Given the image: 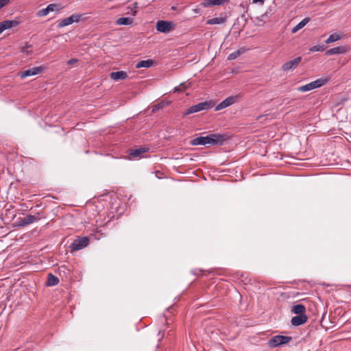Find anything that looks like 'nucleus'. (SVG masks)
<instances>
[{"label":"nucleus","mask_w":351,"mask_h":351,"mask_svg":"<svg viewBox=\"0 0 351 351\" xmlns=\"http://www.w3.org/2000/svg\"><path fill=\"white\" fill-rule=\"evenodd\" d=\"M291 337L283 335H276L268 341V346L270 348H276L279 346L285 345L291 341Z\"/></svg>","instance_id":"nucleus-1"},{"label":"nucleus","mask_w":351,"mask_h":351,"mask_svg":"<svg viewBox=\"0 0 351 351\" xmlns=\"http://www.w3.org/2000/svg\"><path fill=\"white\" fill-rule=\"evenodd\" d=\"M213 106L211 102L204 101L199 103L196 105H193L189 108L187 110L184 112V115H187L189 114H192L194 112H197L202 111L203 110H208Z\"/></svg>","instance_id":"nucleus-2"},{"label":"nucleus","mask_w":351,"mask_h":351,"mask_svg":"<svg viewBox=\"0 0 351 351\" xmlns=\"http://www.w3.org/2000/svg\"><path fill=\"white\" fill-rule=\"evenodd\" d=\"M89 243V239L87 237H79L75 239L71 244V251H78L86 247Z\"/></svg>","instance_id":"nucleus-3"},{"label":"nucleus","mask_w":351,"mask_h":351,"mask_svg":"<svg viewBox=\"0 0 351 351\" xmlns=\"http://www.w3.org/2000/svg\"><path fill=\"white\" fill-rule=\"evenodd\" d=\"M326 82L325 80L318 79L313 82H311L306 85L302 86L298 88V90L300 92H306L311 90H313L317 88H319L324 84Z\"/></svg>","instance_id":"nucleus-4"},{"label":"nucleus","mask_w":351,"mask_h":351,"mask_svg":"<svg viewBox=\"0 0 351 351\" xmlns=\"http://www.w3.org/2000/svg\"><path fill=\"white\" fill-rule=\"evenodd\" d=\"M173 23L166 21H158L156 25V30L161 33H169L173 29Z\"/></svg>","instance_id":"nucleus-5"},{"label":"nucleus","mask_w":351,"mask_h":351,"mask_svg":"<svg viewBox=\"0 0 351 351\" xmlns=\"http://www.w3.org/2000/svg\"><path fill=\"white\" fill-rule=\"evenodd\" d=\"M45 67L43 66L32 67L24 71L20 72L19 75L22 79H23L29 76L40 74L43 73Z\"/></svg>","instance_id":"nucleus-6"},{"label":"nucleus","mask_w":351,"mask_h":351,"mask_svg":"<svg viewBox=\"0 0 351 351\" xmlns=\"http://www.w3.org/2000/svg\"><path fill=\"white\" fill-rule=\"evenodd\" d=\"M237 96H230L227 97L215 107V110L219 111L230 106V105L234 104L237 101Z\"/></svg>","instance_id":"nucleus-7"},{"label":"nucleus","mask_w":351,"mask_h":351,"mask_svg":"<svg viewBox=\"0 0 351 351\" xmlns=\"http://www.w3.org/2000/svg\"><path fill=\"white\" fill-rule=\"evenodd\" d=\"M302 58L301 57H297L294 58L293 60H291L286 63H285L282 65V69L285 71H289L293 68H295L299 63L301 62Z\"/></svg>","instance_id":"nucleus-8"},{"label":"nucleus","mask_w":351,"mask_h":351,"mask_svg":"<svg viewBox=\"0 0 351 351\" xmlns=\"http://www.w3.org/2000/svg\"><path fill=\"white\" fill-rule=\"evenodd\" d=\"M308 320V317L305 314L298 315L291 319V324L295 326H300L306 323Z\"/></svg>","instance_id":"nucleus-9"},{"label":"nucleus","mask_w":351,"mask_h":351,"mask_svg":"<svg viewBox=\"0 0 351 351\" xmlns=\"http://www.w3.org/2000/svg\"><path fill=\"white\" fill-rule=\"evenodd\" d=\"M348 51V49L345 46L336 47L330 49L326 51V56H332L335 54H343L346 53Z\"/></svg>","instance_id":"nucleus-10"},{"label":"nucleus","mask_w":351,"mask_h":351,"mask_svg":"<svg viewBox=\"0 0 351 351\" xmlns=\"http://www.w3.org/2000/svg\"><path fill=\"white\" fill-rule=\"evenodd\" d=\"M212 145H222L227 140L228 136L225 134H212Z\"/></svg>","instance_id":"nucleus-11"},{"label":"nucleus","mask_w":351,"mask_h":351,"mask_svg":"<svg viewBox=\"0 0 351 351\" xmlns=\"http://www.w3.org/2000/svg\"><path fill=\"white\" fill-rule=\"evenodd\" d=\"M110 78L114 81H117L119 80H125L128 77V74L126 72L121 71L112 72L110 74Z\"/></svg>","instance_id":"nucleus-12"},{"label":"nucleus","mask_w":351,"mask_h":351,"mask_svg":"<svg viewBox=\"0 0 351 351\" xmlns=\"http://www.w3.org/2000/svg\"><path fill=\"white\" fill-rule=\"evenodd\" d=\"M0 25L2 27L3 30L8 29L12 27H16L19 25V22L15 20H5L1 23Z\"/></svg>","instance_id":"nucleus-13"},{"label":"nucleus","mask_w":351,"mask_h":351,"mask_svg":"<svg viewBox=\"0 0 351 351\" xmlns=\"http://www.w3.org/2000/svg\"><path fill=\"white\" fill-rule=\"evenodd\" d=\"M229 0H205L202 3L204 7H208L210 5H221L225 3H228Z\"/></svg>","instance_id":"nucleus-14"},{"label":"nucleus","mask_w":351,"mask_h":351,"mask_svg":"<svg viewBox=\"0 0 351 351\" xmlns=\"http://www.w3.org/2000/svg\"><path fill=\"white\" fill-rule=\"evenodd\" d=\"M148 151L147 148L141 147L136 149L131 150L130 154L134 158H141V155Z\"/></svg>","instance_id":"nucleus-15"},{"label":"nucleus","mask_w":351,"mask_h":351,"mask_svg":"<svg viewBox=\"0 0 351 351\" xmlns=\"http://www.w3.org/2000/svg\"><path fill=\"white\" fill-rule=\"evenodd\" d=\"M133 23V19L129 17L119 18L115 23L117 25H129Z\"/></svg>","instance_id":"nucleus-16"},{"label":"nucleus","mask_w":351,"mask_h":351,"mask_svg":"<svg viewBox=\"0 0 351 351\" xmlns=\"http://www.w3.org/2000/svg\"><path fill=\"white\" fill-rule=\"evenodd\" d=\"M309 21V18H304L298 25H296L294 27L292 28L291 32L293 34L296 33L298 30L304 27Z\"/></svg>","instance_id":"nucleus-17"},{"label":"nucleus","mask_w":351,"mask_h":351,"mask_svg":"<svg viewBox=\"0 0 351 351\" xmlns=\"http://www.w3.org/2000/svg\"><path fill=\"white\" fill-rule=\"evenodd\" d=\"M305 311H306L305 306L300 304H298L293 306L292 309H291L292 313H293L295 314H298V315L305 314L304 313Z\"/></svg>","instance_id":"nucleus-18"},{"label":"nucleus","mask_w":351,"mask_h":351,"mask_svg":"<svg viewBox=\"0 0 351 351\" xmlns=\"http://www.w3.org/2000/svg\"><path fill=\"white\" fill-rule=\"evenodd\" d=\"M59 282L58 277L52 274H49L47 276V286H55Z\"/></svg>","instance_id":"nucleus-19"},{"label":"nucleus","mask_w":351,"mask_h":351,"mask_svg":"<svg viewBox=\"0 0 351 351\" xmlns=\"http://www.w3.org/2000/svg\"><path fill=\"white\" fill-rule=\"evenodd\" d=\"M154 64L152 60H141L136 64V68H149Z\"/></svg>","instance_id":"nucleus-20"},{"label":"nucleus","mask_w":351,"mask_h":351,"mask_svg":"<svg viewBox=\"0 0 351 351\" xmlns=\"http://www.w3.org/2000/svg\"><path fill=\"white\" fill-rule=\"evenodd\" d=\"M226 21V17H215L210 19H208L206 21V24L209 25H215V24H221Z\"/></svg>","instance_id":"nucleus-21"},{"label":"nucleus","mask_w":351,"mask_h":351,"mask_svg":"<svg viewBox=\"0 0 351 351\" xmlns=\"http://www.w3.org/2000/svg\"><path fill=\"white\" fill-rule=\"evenodd\" d=\"M191 144L192 145H206L205 136H199V137L193 138V140H191Z\"/></svg>","instance_id":"nucleus-22"},{"label":"nucleus","mask_w":351,"mask_h":351,"mask_svg":"<svg viewBox=\"0 0 351 351\" xmlns=\"http://www.w3.org/2000/svg\"><path fill=\"white\" fill-rule=\"evenodd\" d=\"M341 38V36L337 33L330 34L329 37L326 40V44H330L333 42L337 41Z\"/></svg>","instance_id":"nucleus-23"},{"label":"nucleus","mask_w":351,"mask_h":351,"mask_svg":"<svg viewBox=\"0 0 351 351\" xmlns=\"http://www.w3.org/2000/svg\"><path fill=\"white\" fill-rule=\"evenodd\" d=\"M72 24V19L70 17L62 19L58 25V27H63Z\"/></svg>","instance_id":"nucleus-24"},{"label":"nucleus","mask_w":351,"mask_h":351,"mask_svg":"<svg viewBox=\"0 0 351 351\" xmlns=\"http://www.w3.org/2000/svg\"><path fill=\"white\" fill-rule=\"evenodd\" d=\"M48 10L49 12H59L60 10H61V8L59 5L58 4H56V3H51V4H49L47 6Z\"/></svg>","instance_id":"nucleus-25"},{"label":"nucleus","mask_w":351,"mask_h":351,"mask_svg":"<svg viewBox=\"0 0 351 351\" xmlns=\"http://www.w3.org/2000/svg\"><path fill=\"white\" fill-rule=\"evenodd\" d=\"M82 14L75 13L71 15L69 17L72 19V23L75 22H79L82 19Z\"/></svg>","instance_id":"nucleus-26"},{"label":"nucleus","mask_w":351,"mask_h":351,"mask_svg":"<svg viewBox=\"0 0 351 351\" xmlns=\"http://www.w3.org/2000/svg\"><path fill=\"white\" fill-rule=\"evenodd\" d=\"M324 49H325V47L324 45H317L311 47L309 50L312 52H315V51H323Z\"/></svg>","instance_id":"nucleus-27"},{"label":"nucleus","mask_w":351,"mask_h":351,"mask_svg":"<svg viewBox=\"0 0 351 351\" xmlns=\"http://www.w3.org/2000/svg\"><path fill=\"white\" fill-rule=\"evenodd\" d=\"M241 54V52L239 50H238L237 51H234V52L231 53L230 54H229L228 59L229 60H234L237 58H238Z\"/></svg>","instance_id":"nucleus-28"},{"label":"nucleus","mask_w":351,"mask_h":351,"mask_svg":"<svg viewBox=\"0 0 351 351\" xmlns=\"http://www.w3.org/2000/svg\"><path fill=\"white\" fill-rule=\"evenodd\" d=\"M25 219L26 221V223L29 225L30 223H34L37 219V218L34 215H28L26 217H25Z\"/></svg>","instance_id":"nucleus-29"},{"label":"nucleus","mask_w":351,"mask_h":351,"mask_svg":"<svg viewBox=\"0 0 351 351\" xmlns=\"http://www.w3.org/2000/svg\"><path fill=\"white\" fill-rule=\"evenodd\" d=\"M49 13L47 8L46 7L45 8H43L41 10H40L38 12H37V15L38 16H47L48 14Z\"/></svg>","instance_id":"nucleus-30"},{"label":"nucleus","mask_w":351,"mask_h":351,"mask_svg":"<svg viewBox=\"0 0 351 351\" xmlns=\"http://www.w3.org/2000/svg\"><path fill=\"white\" fill-rule=\"evenodd\" d=\"M164 106H165L164 103H159V104L155 105L153 107L152 112H157L158 110L164 107Z\"/></svg>","instance_id":"nucleus-31"},{"label":"nucleus","mask_w":351,"mask_h":351,"mask_svg":"<svg viewBox=\"0 0 351 351\" xmlns=\"http://www.w3.org/2000/svg\"><path fill=\"white\" fill-rule=\"evenodd\" d=\"M186 88L184 84H181L179 86L175 87L174 92L183 91Z\"/></svg>","instance_id":"nucleus-32"},{"label":"nucleus","mask_w":351,"mask_h":351,"mask_svg":"<svg viewBox=\"0 0 351 351\" xmlns=\"http://www.w3.org/2000/svg\"><path fill=\"white\" fill-rule=\"evenodd\" d=\"M205 140H206V145H207V144L212 145L213 141H212L211 134L205 136Z\"/></svg>","instance_id":"nucleus-33"},{"label":"nucleus","mask_w":351,"mask_h":351,"mask_svg":"<svg viewBox=\"0 0 351 351\" xmlns=\"http://www.w3.org/2000/svg\"><path fill=\"white\" fill-rule=\"evenodd\" d=\"M27 225H28V224L26 223V221L25 219V217L20 219V221H19V224H18L19 226H22L23 227V226H25Z\"/></svg>","instance_id":"nucleus-34"},{"label":"nucleus","mask_w":351,"mask_h":351,"mask_svg":"<svg viewBox=\"0 0 351 351\" xmlns=\"http://www.w3.org/2000/svg\"><path fill=\"white\" fill-rule=\"evenodd\" d=\"M93 237H95V239L99 240L101 238V237H103V234L100 231H97L93 234Z\"/></svg>","instance_id":"nucleus-35"},{"label":"nucleus","mask_w":351,"mask_h":351,"mask_svg":"<svg viewBox=\"0 0 351 351\" xmlns=\"http://www.w3.org/2000/svg\"><path fill=\"white\" fill-rule=\"evenodd\" d=\"M9 2V0H0V9L6 5Z\"/></svg>","instance_id":"nucleus-36"},{"label":"nucleus","mask_w":351,"mask_h":351,"mask_svg":"<svg viewBox=\"0 0 351 351\" xmlns=\"http://www.w3.org/2000/svg\"><path fill=\"white\" fill-rule=\"evenodd\" d=\"M77 60L75 59V58H72V59H70L69 60L67 61V64L69 65H72L75 63H77Z\"/></svg>","instance_id":"nucleus-37"},{"label":"nucleus","mask_w":351,"mask_h":351,"mask_svg":"<svg viewBox=\"0 0 351 351\" xmlns=\"http://www.w3.org/2000/svg\"><path fill=\"white\" fill-rule=\"evenodd\" d=\"M264 1H265V0H253L252 3H260V4L263 5L264 3Z\"/></svg>","instance_id":"nucleus-38"},{"label":"nucleus","mask_w":351,"mask_h":351,"mask_svg":"<svg viewBox=\"0 0 351 351\" xmlns=\"http://www.w3.org/2000/svg\"><path fill=\"white\" fill-rule=\"evenodd\" d=\"M158 335V336H160V337L158 339V341L160 342L162 339L163 338L164 333L162 332L161 331H159Z\"/></svg>","instance_id":"nucleus-39"},{"label":"nucleus","mask_w":351,"mask_h":351,"mask_svg":"<svg viewBox=\"0 0 351 351\" xmlns=\"http://www.w3.org/2000/svg\"><path fill=\"white\" fill-rule=\"evenodd\" d=\"M3 32L1 25H0V34Z\"/></svg>","instance_id":"nucleus-40"}]
</instances>
